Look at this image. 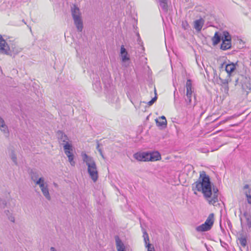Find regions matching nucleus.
I'll list each match as a JSON object with an SVG mask.
<instances>
[{
	"label": "nucleus",
	"mask_w": 251,
	"mask_h": 251,
	"mask_svg": "<svg viewBox=\"0 0 251 251\" xmlns=\"http://www.w3.org/2000/svg\"><path fill=\"white\" fill-rule=\"evenodd\" d=\"M193 190L195 194L196 191L201 192L210 204L214 205L218 201L219 190L214 187L212 188L210 178L204 172L200 174L199 180L193 184Z\"/></svg>",
	"instance_id": "1"
},
{
	"label": "nucleus",
	"mask_w": 251,
	"mask_h": 251,
	"mask_svg": "<svg viewBox=\"0 0 251 251\" xmlns=\"http://www.w3.org/2000/svg\"><path fill=\"white\" fill-rule=\"evenodd\" d=\"M81 156L83 162L86 163L88 167V173L91 178L94 182H96L98 178V172L94 158L84 152L81 153Z\"/></svg>",
	"instance_id": "2"
},
{
	"label": "nucleus",
	"mask_w": 251,
	"mask_h": 251,
	"mask_svg": "<svg viewBox=\"0 0 251 251\" xmlns=\"http://www.w3.org/2000/svg\"><path fill=\"white\" fill-rule=\"evenodd\" d=\"M71 13L78 31H82L83 27V22L81 18L79 8L75 4L71 7Z\"/></svg>",
	"instance_id": "3"
},
{
	"label": "nucleus",
	"mask_w": 251,
	"mask_h": 251,
	"mask_svg": "<svg viewBox=\"0 0 251 251\" xmlns=\"http://www.w3.org/2000/svg\"><path fill=\"white\" fill-rule=\"evenodd\" d=\"M186 94L185 96V100L187 106L191 107L192 106H194L195 103V98L193 96L192 91V85L191 80L189 79H187L186 84Z\"/></svg>",
	"instance_id": "4"
},
{
	"label": "nucleus",
	"mask_w": 251,
	"mask_h": 251,
	"mask_svg": "<svg viewBox=\"0 0 251 251\" xmlns=\"http://www.w3.org/2000/svg\"><path fill=\"white\" fill-rule=\"evenodd\" d=\"M64 151V153L68 158V161L72 166H74L75 164L74 159V155L73 153V147L72 142L66 143L65 144L61 146Z\"/></svg>",
	"instance_id": "5"
},
{
	"label": "nucleus",
	"mask_w": 251,
	"mask_h": 251,
	"mask_svg": "<svg viewBox=\"0 0 251 251\" xmlns=\"http://www.w3.org/2000/svg\"><path fill=\"white\" fill-rule=\"evenodd\" d=\"M107 99L109 102L117 104L119 102V98L117 92L113 89L110 90L107 95Z\"/></svg>",
	"instance_id": "6"
},
{
	"label": "nucleus",
	"mask_w": 251,
	"mask_h": 251,
	"mask_svg": "<svg viewBox=\"0 0 251 251\" xmlns=\"http://www.w3.org/2000/svg\"><path fill=\"white\" fill-rule=\"evenodd\" d=\"M57 135L60 146L65 144L66 143H70L72 142L70 140L68 137L61 131H58Z\"/></svg>",
	"instance_id": "7"
},
{
	"label": "nucleus",
	"mask_w": 251,
	"mask_h": 251,
	"mask_svg": "<svg viewBox=\"0 0 251 251\" xmlns=\"http://www.w3.org/2000/svg\"><path fill=\"white\" fill-rule=\"evenodd\" d=\"M34 184L36 186L38 185L40 187L43 195L47 197V185H45L44 178L41 177L38 179V181H36Z\"/></svg>",
	"instance_id": "8"
},
{
	"label": "nucleus",
	"mask_w": 251,
	"mask_h": 251,
	"mask_svg": "<svg viewBox=\"0 0 251 251\" xmlns=\"http://www.w3.org/2000/svg\"><path fill=\"white\" fill-rule=\"evenodd\" d=\"M133 157L138 161H149L148 152H136L133 154Z\"/></svg>",
	"instance_id": "9"
},
{
	"label": "nucleus",
	"mask_w": 251,
	"mask_h": 251,
	"mask_svg": "<svg viewBox=\"0 0 251 251\" xmlns=\"http://www.w3.org/2000/svg\"><path fill=\"white\" fill-rule=\"evenodd\" d=\"M9 50L6 41L0 35V52L6 53Z\"/></svg>",
	"instance_id": "10"
},
{
	"label": "nucleus",
	"mask_w": 251,
	"mask_h": 251,
	"mask_svg": "<svg viewBox=\"0 0 251 251\" xmlns=\"http://www.w3.org/2000/svg\"><path fill=\"white\" fill-rule=\"evenodd\" d=\"M93 87L94 90L97 92H99L101 90L102 87L100 81V77L97 75H96V77L94 78Z\"/></svg>",
	"instance_id": "11"
},
{
	"label": "nucleus",
	"mask_w": 251,
	"mask_h": 251,
	"mask_svg": "<svg viewBox=\"0 0 251 251\" xmlns=\"http://www.w3.org/2000/svg\"><path fill=\"white\" fill-rule=\"evenodd\" d=\"M0 130L3 133L5 137L9 135V130L7 126L5 125L4 120L0 117Z\"/></svg>",
	"instance_id": "12"
},
{
	"label": "nucleus",
	"mask_w": 251,
	"mask_h": 251,
	"mask_svg": "<svg viewBox=\"0 0 251 251\" xmlns=\"http://www.w3.org/2000/svg\"><path fill=\"white\" fill-rule=\"evenodd\" d=\"M149 161H154L161 159L160 154L158 151L148 152Z\"/></svg>",
	"instance_id": "13"
},
{
	"label": "nucleus",
	"mask_w": 251,
	"mask_h": 251,
	"mask_svg": "<svg viewBox=\"0 0 251 251\" xmlns=\"http://www.w3.org/2000/svg\"><path fill=\"white\" fill-rule=\"evenodd\" d=\"M116 248L118 251H125V247L122 240L118 236L115 237Z\"/></svg>",
	"instance_id": "14"
},
{
	"label": "nucleus",
	"mask_w": 251,
	"mask_h": 251,
	"mask_svg": "<svg viewBox=\"0 0 251 251\" xmlns=\"http://www.w3.org/2000/svg\"><path fill=\"white\" fill-rule=\"evenodd\" d=\"M204 21L202 19L197 20L194 22V28L197 31H200L203 26Z\"/></svg>",
	"instance_id": "15"
},
{
	"label": "nucleus",
	"mask_w": 251,
	"mask_h": 251,
	"mask_svg": "<svg viewBox=\"0 0 251 251\" xmlns=\"http://www.w3.org/2000/svg\"><path fill=\"white\" fill-rule=\"evenodd\" d=\"M211 227L207 223H205L201 226H199L196 227V230L198 231L202 232L210 230L211 228Z\"/></svg>",
	"instance_id": "16"
},
{
	"label": "nucleus",
	"mask_w": 251,
	"mask_h": 251,
	"mask_svg": "<svg viewBox=\"0 0 251 251\" xmlns=\"http://www.w3.org/2000/svg\"><path fill=\"white\" fill-rule=\"evenodd\" d=\"M243 216L245 217L246 220V225H247L248 228L250 229L251 228V215L247 211H245L243 213Z\"/></svg>",
	"instance_id": "17"
},
{
	"label": "nucleus",
	"mask_w": 251,
	"mask_h": 251,
	"mask_svg": "<svg viewBox=\"0 0 251 251\" xmlns=\"http://www.w3.org/2000/svg\"><path fill=\"white\" fill-rule=\"evenodd\" d=\"M143 237L145 244L147 245V247L148 248V251H154L153 247L151 248V244L148 243V242L149 241V237L148 233L146 232H144Z\"/></svg>",
	"instance_id": "18"
},
{
	"label": "nucleus",
	"mask_w": 251,
	"mask_h": 251,
	"mask_svg": "<svg viewBox=\"0 0 251 251\" xmlns=\"http://www.w3.org/2000/svg\"><path fill=\"white\" fill-rule=\"evenodd\" d=\"M235 65L234 63H230L225 65L226 71L228 74L232 73L235 70Z\"/></svg>",
	"instance_id": "19"
},
{
	"label": "nucleus",
	"mask_w": 251,
	"mask_h": 251,
	"mask_svg": "<svg viewBox=\"0 0 251 251\" xmlns=\"http://www.w3.org/2000/svg\"><path fill=\"white\" fill-rule=\"evenodd\" d=\"M222 40V41L231 42V37L227 31H224L223 32Z\"/></svg>",
	"instance_id": "20"
},
{
	"label": "nucleus",
	"mask_w": 251,
	"mask_h": 251,
	"mask_svg": "<svg viewBox=\"0 0 251 251\" xmlns=\"http://www.w3.org/2000/svg\"><path fill=\"white\" fill-rule=\"evenodd\" d=\"M42 177L40 176L39 173L35 171H32L31 172V178L32 181L35 183L36 181H38V179Z\"/></svg>",
	"instance_id": "21"
},
{
	"label": "nucleus",
	"mask_w": 251,
	"mask_h": 251,
	"mask_svg": "<svg viewBox=\"0 0 251 251\" xmlns=\"http://www.w3.org/2000/svg\"><path fill=\"white\" fill-rule=\"evenodd\" d=\"M222 40V37L216 32L212 38V42L214 45H216L220 43Z\"/></svg>",
	"instance_id": "22"
},
{
	"label": "nucleus",
	"mask_w": 251,
	"mask_h": 251,
	"mask_svg": "<svg viewBox=\"0 0 251 251\" xmlns=\"http://www.w3.org/2000/svg\"><path fill=\"white\" fill-rule=\"evenodd\" d=\"M231 47V42L222 41L221 45V49L223 50H226L230 49Z\"/></svg>",
	"instance_id": "23"
},
{
	"label": "nucleus",
	"mask_w": 251,
	"mask_h": 251,
	"mask_svg": "<svg viewBox=\"0 0 251 251\" xmlns=\"http://www.w3.org/2000/svg\"><path fill=\"white\" fill-rule=\"evenodd\" d=\"M214 215L213 213L210 214L205 222V223H207V224H208V225H209L211 227L214 224Z\"/></svg>",
	"instance_id": "24"
},
{
	"label": "nucleus",
	"mask_w": 251,
	"mask_h": 251,
	"mask_svg": "<svg viewBox=\"0 0 251 251\" xmlns=\"http://www.w3.org/2000/svg\"><path fill=\"white\" fill-rule=\"evenodd\" d=\"M159 5L162 10L166 12L168 10V4L167 0H159Z\"/></svg>",
	"instance_id": "25"
},
{
	"label": "nucleus",
	"mask_w": 251,
	"mask_h": 251,
	"mask_svg": "<svg viewBox=\"0 0 251 251\" xmlns=\"http://www.w3.org/2000/svg\"><path fill=\"white\" fill-rule=\"evenodd\" d=\"M159 120H162V123H159V125L161 126L162 128L166 127L167 126V120L165 117L164 116H162L159 117Z\"/></svg>",
	"instance_id": "26"
},
{
	"label": "nucleus",
	"mask_w": 251,
	"mask_h": 251,
	"mask_svg": "<svg viewBox=\"0 0 251 251\" xmlns=\"http://www.w3.org/2000/svg\"><path fill=\"white\" fill-rule=\"evenodd\" d=\"M239 244L243 247H245L247 245V239L245 237L242 236L238 238Z\"/></svg>",
	"instance_id": "27"
},
{
	"label": "nucleus",
	"mask_w": 251,
	"mask_h": 251,
	"mask_svg": "<svg viewBox=\"0 0 251 251\" xmlns=\"http://www.w3.org/2000/svg\"><path fill=\"white\" fill-rule=\"evenodd\" d=\"M10 156L11 157V159L13 161V162L16 164H17V157L16 154L14 153V151H12L10 154Z\"/></svg>",
	"instance_id": "28"
},
{
	"label": "nucleus",
	"mask_w": 251,
	"mask_h": 251,
	"mask_svg": "<svg viewBox=\"0 0 251 251\" xmlns=\"http://www.w3.org/2000/svg\"><path fill=\"white\" fill-rule=\"evenodd\" d=\"M121 56L122 57V61H123V62H126V61L129 60V58L128 56V54H121Z\"/></svg>",
	"instance_id": "29"
},
{
	"label": "nucleus",
	"mask_w": 251,
	"mask_h": 251,
	"mask_svg": "<svg viewBox=\"0 0 251 251\" xmlns=\"http://www.w3.org/2000/svg\"><path fill=\"white\" fill-rule=\"evenodd\" d=\"M127 54V52L126 49L125 48L124 46L123 45L121 47V54Z\"/></svg>",
	"instance_id": "30"
},
{
	"label": "nucleus",
	"mask_w": 251,
	"mask_h": 251,
	"mask_svg": "<svg viewBox=\"0 0 251 251\" xmlns=\"http://www.w3.org/2000/svg\"><path fill=\"white\" fill-rule=\"evenodd\" d=\"M157 97L155 96L153 98H152L150 101H149L148 103V105L151 106L153 104V103L156 100Z\"/></svg>",
	"instance_id": "31"
},
{
	"label": "nucleus",
	"mask_w": 251,
	"mask_h": 251,
	"mask_svg": "<svg viewBox=\"0 0 251 251\" xmlns=\"http://www.w3.org/2000/svg\"><path fill=\"white\" fill-rule=\"evenodd\" d=\"M246 198L247 202L249 204H251V195H248V194H246Z\"/></svg>",
	"instance_id": "32"
},
{
	"label": "nucleus",
	"mask_w": 251,
	"mask_h": 251,
	"mask_svg": "<svg viewBox=\"0 0 251 251\" xmlns=\"http://www.w3.org/2000/svg\"><path fill=\"white\" fill-rule=\"evenodd\" d=\"M246 194H248V195H251V189H249L248 190H245L244 191V194L246 196Z\"/></svg>",
	"instance_id": "33"
},
{
	"label": "nucleus",
	"mask_w": 251,
	"mask_h": 251,
	"mask_svg": "<svg viewBox=\"0 0 251 251\" xmlns=\"http://www.w3.org/2000/svg\"><path fill=\"white\" fill-rule=\"evenodd\" d=\"M159 120H160L159 119H156L155 120V122L158 126L161 127V126H159V123H162V121H161V120L160 121H159Z\"/></svg>",
	"instance_id": "34"
},
{
	"label": "nucleus",
	"mask_w": 251,
	"mask_h": 251,
	"mask_svg": "<svg viewBox=\"0 0 251 251\" xmlns=\"http://www.w3.org/2000/svg\"><path fill=\"white\" fill-rule=\"evenodd\" d=\"M6 202L5 201L0 199V205L2 204L4 206L5 205H6Z\"/></svg>",
	"instance_id": "35"
},
{
	"label": "nucleus",
	"mask_w": 251,
	"mask_h": 251,
	"mask_svg": "<svg viewBox=\"0 0 251 251\" xmlns=\"http://www.w3.org/2000/svg\"><path fill=\"white\" fill-rule=\"evenodd\" d=\"M8 219L10 221L14 222L15 219L13 216L11 215L10 216L8 217Z\"/></svg>",
	"instance_id": "36"
},
{
	"label": "nucleus",
	"mask_w": 251,
	"mask_h": 251,
	"mask_svg": "<svg viewBox=\"0 0 251 251\" xmlns=\"http://www.w3.org/2000/svg\"><path fill=\"white\" fill-rule=\"evenodd\" d=\"M226 121H227V120H223V121L220 122V123L217 124V125H216V127H218L219 126H220L222 124L225 123Z\"/></svg>",
	"instance_id": "37"
},
{
	"label": "nucleus",
	"mask_w": 251,
	"mask_h": 251,
	"mask_svg": "<svg viewBox=\"0 0 251 251\" xmlns=\"http://www.w3.org/2000/svg\"><path fill=\"white\" fill-rule=\"evenodd\" d=\"M249 185L248 184H246L245 185V186H244V188H243V189L244 190H245L246 189H249Z\"/></svg>",
	"instance_id": "38"
},
{
	"label": "nucleus",
	"mask_w": 251,
	"mask_h": 251,
	"mask_svg": "<svg viewBox=\"0 0 251 251\" xmlns=\"http://www.w3.org/2000/svg\"><path fill=\"white\" fill-rule=\"evenodd\" d=\"M98 151L99 152H100V154L101 155V156L102 157V158H104V156L103 155V153H102V150L101 149H98Z\"/></svg>",
	"instance_id": "39"
},
{
	"label": "nucleus",
	"mask_w": 251,
	"mask_h": 251,
	"mask_svg": "<svg viewBox=\"0 0 251 251\" xmlns=\"http://www.w3.org/2000/svg\"><path fill=\"white\" fill-rule=\"evenodd\" d=\"M50 251H57L54 247H51L50 249Z\"/></svg>",
	"instance_id": "40"
},
{
	"label": "nucleus",
	"mask_w": 251,
	"mask_h": 251,
	"mask_svg": "<svg viewBox=\"0 0 251 251\" xmlns=\"http://www.w3.org/2000/svg\"><path fill=\"white\" fill-rule=\"evenodd\" d=\"M100 143H99L98 141H97V149L98 150V149H100Z\"/></svg>",
	"instance_id": "41"
},
{
	"label": "nucleus",
	"mask_w": 251,
	"mask_h": 251,
	"mask_svg": "<svg viewBox=\"0 0 251 251\" xmlns=\"http://www.w3.org/2000/svg\"><path fill=\"white\" fill-rule=\"evenodd\" d=\"M221 243L223 246V245H226V243H225L224 242H222L221 241Z\"/></svg>",
	"instance_id": "42"
},
{
	"label": "nucleus",
	"mask_w": 251,
	"mask_h": 251,
	"mask_svg": "<svg viewBox=\"0 0 251 251\" xmlns=\"http://www.w3.org/2000/svg\"><path fill=\"white\" fill-rule=\"evenodd\" d=\"M221 243L223 246V245H226V243H225L224 242H222L221 241Z\"/></svg>",
	"instance_id": "43"
},
{
	"label": "nucleus",
	"mask_w": 251,
	"mask_h": 251,
	"mask_svg": "<svg viewBox=\"0 0 251 251\" xmlns=\"http://www.w3.org/2000/svg\"><path fill=\"white\" fill-rule=\"evenodd\" d=\"M131 102L132 103V104H133L135 106V103L133 102V101L132 100H130Z\"/></svg>",
	"instance_id": "44"
},
{
	"label": "nucleus",
	"mask_w": 251,
	"mask_h": 251,
	"mask_svg": "<svg viewBox=\"0 0 251 251\" xmlns=\"http://www.w3.org/2000/svg\"><path fill=\"white\" fill-rule=\"evenodd\" d=\"M48 200H49V197H49V192H48Z\"/></svg>",
	"instance_id": "45"
},
{
	"label": "nucleus",
	"mask_w": 251,
	"mask_h": 251,
	"mask_svg": "<svg viewBox=\"0 0 251 251\" xmlns=\"http://www.w3.org/2000/svg\"><path fill=\"white\" fill-rule=\"evenodd\" d=\"M224 65H225V64H224V63H223V64L222 65V68L224 67Z\"/></svg>",
	"instance_id": "46"
}]
</instances>
